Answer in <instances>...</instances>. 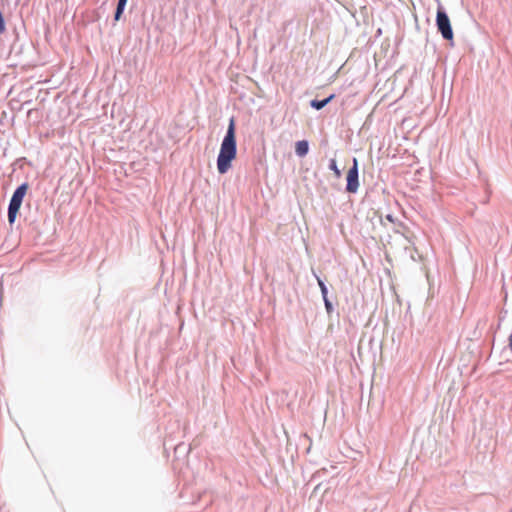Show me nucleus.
Masks as SVG:
<instances>
[{"mask_svg":"<svg viewBox=\"0 0 512 512\" xmlns=\"http://www.w3.org/2000/svg\"><path fill=\"white\" fill-rule=\"evenodd\" d=\"M314 276H315V278L317 280V283L319 285L322 298L324 299L325 297H328V288H327L325 282L318 275H316L315 273H314Z\"/></svg>","mask_w":512,"mask_h":512,"instance_id":"8","label":"nucleus"},{"mask_svg":"<svg viewBox=\"0 0 512 512\" xmlns=\"http://www.w3.org/2000/svg\"><path fill=\"white\" fill-rule=\"evenodd\" d=\"M309 152V143L307 140H300L296 142L295 153L298 157H304Z\"/></svg>","mask_w":512,"mask_h":512,"instance_id":"6","label":"nucleus"},{"mask_svg":"<svg viewBox=\"0 0 512 512\" xmlns=\"http://www.w3.org/2000/svg\"><path fill=\"white\" fill-rule=\"evenodd\" d=\"M236 155L235 122L231 118L217 157V170L220 174H225L231 168L232 161L236 158Z\"/></svg>","mask_w":512,"mask_h":512,"instance_id":"1","label":"nucleus"},{"mask_svg":"<svg viewBox=\"0 0 512 512\" xmlns=\"http://www.w3.org/2000/svg\"><path fill=\"white\" fill-rule=\"evenodd\" d=\"M386 219H387L388 221L392 222V223L394 222V218H393V216H392L391 214H388V215L386 216Z\"/></svg>","mask_w":512,"mask_h":512,"instance_id":"11","label":"nucleus"},{"mask_svg":"<svg viewBox=\"0 0 512 512\" xmlns=\"http://www.w3.org/2000/svg\"><path fill=\"white\" fill-rule=\"evenodd\" d=\"M182 448L184 449L185 447H184L183 445H178V446H176L175 451H176V452H178V451H180Z\"/></svg>","mask_w":512,"mask_h":512,"instance_id":"12","label":"nucleus"},{"mask_svg":"<svg viewBox=\"0 0 512 512\" xmlns=\"http://www.w3.org/2000/svg\"><path fill=\"white\" fill-rule=\"evenodd\" d=\"M436 26L442 38L449 41L450 45L453 46L454 33L450 22V18L445 8L441 4H439L437 7Z\"/></svg>","mask_w":512,"mask_h":512,"instance_id":"3","label":"nucleus"},{"mask_svg":"<svg viewBox=\"0 0 512 512\" xmlns=\"http://www.w3.org/2000/svg\"><path fill=\"white\" fill-rule=\"evenodd\" d=\"M323 301H324V305H325V309H326L327 313L331 314L333 312V309H334L333 308V304L331 303V301L329 300L328 297H325L323 299Z\"/></svg>","mask_w":512,"mask_h":512,"instance_id":"10","label":"nucleus"},{"mask_svg":"<svg viewBox=\"0 0 512 512\" xmlns=\"http://www.w3.org/2000/svg\"><path fill=\"white\" fill-rule=\"evenodd\" d=\"M128 0H118L114 13V21H119L123 15Z\"/></svg>","mask_w":512,"mask_h":512,"instance_id":"7","label":"nucleus"},{"mask_svg":"<svg viewBox=\"0 0 512 512\" xmlns=\"http://www.w3.org/2000/svg\"><path fill=\"white\" fill-rule=\"evenodd\" d=\"M328 167H329V169H330L331 171H333V172H334V174H335V176H336L337 178H340V177H341V170L338 168L337 162H336V160H335L334 158H333V159H330V161H329V166H328Z\"/></svg>","mask_w":512,"mask_h":512,"instance_id":"9","label":"nucleus"},{"mask_svg":"<svg viewBox=\"0 0 512 512\" xmlns=\"http://www.w3.org/2000/svg\"><path fill=\"white\" fill-rule=\"evenodd\" d=\"M28 187V183L24 182L21 185H19L12 194V197L9 201L7 213L8 222L10 225H13L16 221L23 199L27 193Z\"/></svg>","mask_w":512,"mask_h":512,"instance_id":"2","label":"nucleus"},{"mask_svg":"<svg viewBox=\"0 0 512 512\" xmlns=\"http://www.w3.org/2000/svg\"><path fill=\"white\" fill-rule=\"evenodd\" d=\"M510 512H512V508H511V511H510Z\"/></svg>","mask_w":512,"mask_h":512,"instance_id":"13","label":"nucleus"},{"mask_svg":"<svg viewBox=\"0 0 512 512\" xmlns=\"http://www.w3.org/2000/svg\"><path fill=\"white\" fill-rule=\"evenodd\" d=\"M359 188V168L358 161L353 158V164L349 168L346 176V191L348 193H356Z\"/></svg>","mask_w":512,"mask_h":512,"instance_id":"4","label":"nucleus"},{"mask_svg":"<svg viewBox=\"0 0 512 512\" xmlns=\"http://www.w3.org/2000/svg\"><path fill=\"white\" fill-rule=\"evenodd\" d=\"M335 95L334 94H331L329 95L328 97L324 98V99H313L310 101V106L315 109V110H321L323 109L326 105H328L333 99H334Z\"/></svg>","mask_w":512,"mask_h":512,"instance_id":"5","label":"nucleus"}]
</instances>
